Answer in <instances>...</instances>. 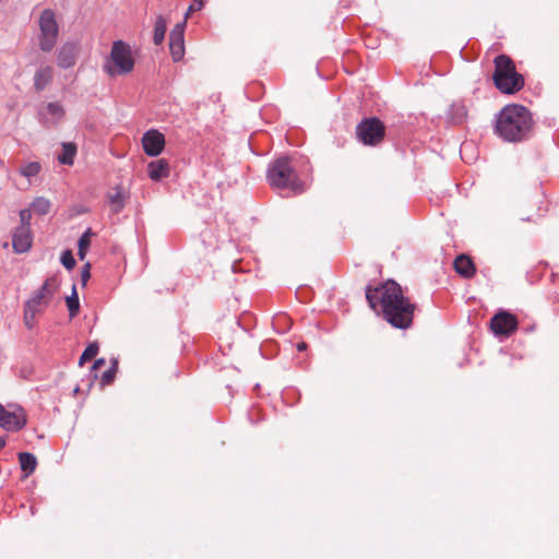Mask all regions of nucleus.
Masks as SVG:
<instances>
[{"label": "nucleus", "instance_id": "11", "mask_svg": "<svg viewBox=\"0 0 559 559\" xmlns=\"http://www.w3.org/2000/svg\"><path fill=\"white\" fill-rule=\"evenodd\" d=\"M63 106L58 102L48 103L39 112V121L45 128L57 126L64 117Z\"/></svg>", "mask_w": 559, "mask_h": 559}, {"label": "nucleus", "instance_id": "34", "mask_svg": "<svg viewBox=\"0 0 559 559\" xmlns=\"http://www.w3.org/2000/svg\"><path fill=\"white\" fill-rule=\"evenodd\" d=\"M204 5L203 0H193V2L189 5L186 16H188L192 12L200 11Z\"/></svg>", "mask_w": 559, "mask_h": 559}, {"label": "nucleus", "instance_id": "27", "mask_svg": "<svg viewBox=\"0 0 559 559\" xmlns=\"http://www.w3.org/2000/svg\"><path fill=\"white\" fill-rule=\"evenodd\" d=\"M66 302L70 318H74L80 311V299L75 285L72 286L71 295L66 298Z\"/></svg>", "mask_w": 559, "mask_h": 559}, {"label": "nucleus", "instance_id": "36", "mask_svg": "<svg viewBox=\"0 0 559 559\" xmlns=\"http://www.w3.org/2000/svg\"><path fill=\"white\" fill-rule=\"evenodd\" d=\"M307 348V344L301 342L297 345L298 352H304Z\"/></svg>", "mask_w": 559, "mask_h": 559}, {"label": "nucleus", "instance_id": "13", "mask_svg": "<svg viewBox=\"0 0 559 559\" xmlns=\"http://www.w3.org/2000/svg\"><path fill=\"white\" fill-rule=\"evenodd\" d=\"M185 22L177 23L169 34V49L175 62L180 61L185 55Z\"/></svg>", "mask_w": 559, "mask_h": 559}, {"label": "nucleus", "instance_id": "16", "mask_svg": "<svg viewBox=\"0 0 559 559\" xmlns=\"http://www.w3.org/2000/svg\"><path fill=\"white\" fill-rule=\"evenodd\" d=\"M170 174V166L167 159L159 158L152 160L147 165L148 178L153 181H160L167 178Z\"/></svg>", "mask_w": 559, "mask_h": 559}, {"label": "nucleus", "instance_id": "37", "mask_svg": "<svg viewBox=\"0 0 559 559\" xmlns=\"http://www.w3.org/2000/svg\"><path fill=\"white\" fill-rule=\"evenodd\" d=\"M5 445V439L0 436V450L3 449Z\"/></svg>", "mask_w": 559, "mask_h": 559}, {"label": "nucleus", "instance_id": "5", "mask_svg": "<svg viewBox=\"0 0 559 559\" xmlns=\"http://www.w3.org/2000/svg\"><path fill=\"white\" fill-rule=\"evenodd\" d=\"M39 36L38 46L44 52H50L58 40L59 26L56 14L51 9H45L38 20Z\"/></svg>", "mask_w": 559, "mask_h": 559}, {"label": "nucleus", "instance_id": "8", "mask_svg": "<svg viewBox=\"0 0 559 559\" xmlns=\"http://www.w3.org/2000/svg\"><path fill=\"white\" fill-rule=\"evenodd\" d=\"M490 329L497 336L508 337L518 329V320L512 313L501 310L490 319Z\"/></svg>", "mask_w": 559, "mask_h": 559}, {"label": "nucleus", "instance_id": "15", "mask_svg": "<svg viewBox=\"0 0 559 559\" xmlns=\"http://www.w3.org/2000/svg\"><path fill=\"white\" fill-rule=\"evenodd\" d=\"M78 46L74 43H66L57 53V63L62 69H69L76 62Z\"/></svg>", "mask_w": 559, "mask_h": 559}, {"label": "nucleus", "instance_id": "6", "mask_svg": "<svg viewBox=\"0 0 559 559\" xmlns=\"http://www.w3.org/2000/svg\"><path fill=\"white\" fill-rule=\"evenodd\" d=\"M59 287V281L57 276L48 277L44 284L34 293V295L25 302L24 307V322L26 326H31L28 323V316L34 318L40 310L43 304H48L49 299L57 292Z\"/></svg>", "mask_w": 559, "mask_h": 559}, {"label": "nucleus", "instance_id": "1", "mask_svg": "<svg viewBox=\"0 0 559 559\" xmlns=\"http://www.w3.org/2000/svg\"><path fill=\"white\" fill-rule=\"evenodd\" d=\"M366 299L372 310H381L383 318L393 328L406 330L412 325L416 305L404 296L401 285L395 281L389 280L376 287L368 285Z\"/></svg>", "mask_w": 559, "mask_h": 559}, {"label": "nucleus", "instance_id": "21", "mask_svg": "<svg viewBox=\"0 0 559 559\" xmlns=\"http://www.w3.org/2000/svg\"><path fill=\"white\" fill-rule=\"evenodd\" d=\"M52 81L51 67H41L35 72L34 87L37 92L44 91Z\"/></svg>", "mask_w": 559, "mask_h": 559}, {"label": "nucleus", "instance_id": "30", "mask_svg": "<svg viewBox=\"0 0 559 559\" xmlns=\"http://www.w3.org/2000/svg\"><path fill=\"white\" fill-rule=\"evenodd\" d=\"M117 372V362L115 361L110 368H108L100 378V384L103 386L108 385L115 379Z\"/></svg>", "mask_w": 559, "mask_h": 559}, {"label": "nucleus", "instance_id": "26", "mask_svg": "<svg viewBox=\"0 0 559 559\" xmlns=\"http://www.w3.org/2000/svg\"><path fill=\"white\" fill-rule=\"evenodd\" d=\"M93 231L91 228H87L82 236L79 238L78 241V255L80 260H83L85 258V254L91 246V238L93 236Z\"/></svg>", "mask_w": 559, "mask_h": 559}, {"label": "nucleus", "instance_id": "25", "mask_svg": "<svg viewBox=\"0 0 559 559\" xmlns=\"http://www.w3.org/2000/svg\"><path fill=\"white\" fill-rule=\"evenodd\" d=\"M31 210L37 215H46L51 210V202L45 197H37L31 203Z\"/></svg>", "mask_w": 559, "mask_h": 559}, {"label": "nucleus", "instance_id": "10", "mask_svg": "<svg viewBox=\"0 0 559 559\" xmlns=\"http://www.w3.org/2000/svg\"><path fill=\"white\" fill-rule=\"evenodd\" d=\"M142 146L146 155L158 156L165 147V136L158 130L151 129L143 134Z\"/></svg>", "mask_w": 559, "mask_h": 559}, {"label": "nucleus", "instance_id": "35", "mask_svg": "<svg viewBox=\"0 0 559 559\" xmlns=\"http://www.w3.org/2000/svg\"><path fill=\"white\" fill-rule=\"evenodd\" d=\"M105 365V359L104 358H100V359H97L94 361L93 366H92V369H91V373H93V378H97V374L94 373L100 366Z\"/></svg>", "mask_w": 559, "mask_h": 559}, {"label": "nucleus", "instance_id": "12", "mask_svg": "<svg viewBox=\"0 0 559 559\" xmlns=\"http://www.w3.org/2000/svg\"><path fill=\"white\" fill-rule=\"evenodd\" d=\"M495 86L504 94H514L524 86V78L518 72L492 76Z\"/></svg>", "mask_w": 559, "mask_h": 559}, {"label": "nucleus", "instance_id": "38", "mask_svg": "<svg viewBox=\"0 0 559 559\" xmlns=\"http://www.w3.org/2000/svg\"><path fill=\"white\" fill-rule=\"evenodd\" d=\"M34 319H35V317H34V318H32L31 316H28V323L31 324V326H27L28 329H32V328H33Z\"/></svg>", "mask_w": 559, "mask_h": 559}, {"label": "nucleus", "instance_id": "22", "mask_svg": "<svg viewBox=\"0 0 559 559\" xmlns=\"http://www.w3.org/2000/svg\"><path fill=\"white\" fill-rule=\"evenodd\" d=\"M62 152L58 155L57 159L62 165L71 166L74 163V157L76 155V145L72 142H62L61 143Z\"/></svg>", "mask_w": 559, "mask_h": 559}, {"label": "nucleus", "instance_id": "9", "mask_svg": "<svg viewBox=\"0 0 559 559\" xmlns=\"http://www.w3.org/2000/svg\"><path fill=\"white\" fill-rule=\"evenodd\" d=\"M26 425V416L22 407L8 411L0 403V427L7 431H19Z\"/></svg>", "mask_w": 559, "mask_h": 559}, {"label": "nucleus", "instance_id": "29", "mask_svg": "<svg viewBox=\"0 0 559 559\" xmlns=\"http://www.w3.org/2000/svg\"><path fill=\"white\" fill-rule=\"evenodd\" d=\"M97 353H98V345L96 343L90 344L82 353V355L79 359V365L82 366L84 364V361L94 358L97 355Z\"/></svg>", "mask_w": 559, "mask_h": 559}, {"label": "nucleus", "instance_id": "3", "mask_svg": "<svg viewBox=\"0 0 559 559\" xmlns=\"http://www.w3.org/2000/svg\"><path fill=\"white\" fill-rule=\"evenodd\" d=\"M266 179L274 189H286L295 194L305 191V185L296 171L294 160L287 155L281 156L269 164Z\"/></svg>", "mask_w": 559, "mask_h": 559}, {"label": "nucleus", "instance_id": "17", "mask_svg": "<svg viewBox=\"0 0 559 559\" xmlns=\"http://www.w3.org/2000/svg\"><path fill=\"white\" fill-rule=\"evenodd\" d=\"M110 212L114 215L119 214L126 206L127 195L120 186L114 188L112 192L107 194Z\"/></svg>", "mask_w": 559, "mask_h": 559}, {"label": "nucleus", "instance_id": "31", "mask_svg": "<svg viewBox=\"0 0 559 559\" xmlns=\"http://www.w3.org/2000/svg\"><path fill=\"white\" fill-rule=\"evenodd\" d=\"M32 210L23 209L19 212L20 225L17 227H24L31 229Z\"/></svg>", "mask_w": 559, "mask_h": 559}, {"label": "nucleus", "instance_id": "14", "mask_svg": "<svg viewBox=\"0 0 559 559\" xmlns=\"http://www.w3.org/2000/svg\"><path fill=\"white\" fill-rule=\"evenodd\" d=\"M33 243L32 229L16 227L12 234V248L15 253H26Z\"/></svg>", "mask_w": 559, "mask_h": 559}, {"label": "nucleus", "instance_id": "24", "mask_svg": "<svg viewBox=\"0 0 559 559\" xmlns=\"http://www.w3.org/2000/svg\"><path fill=\"white\" fill-rule=\"evenodd\" d=\"M166 19L163 15H158L154 24L153 41L155 45H160L165 39L166 34Z\"/></svg>", "mask_w": 559, "mask_h": 559}, {"label": "nucleus", "instance_id": "32", "mask_svg": "<svg viewBox=\"0 0 559 559\" xmlns=\"http://www.w3.org/2000/svg\"><path fill=\"white\" fill-rule=\"evenodd\" d=\"M60 262L67 270H72L76 263L71 250H64L62 252Z\"/></svg>", "mask_w": 559, "mask_h": 559}, {"label": "nucleus", "instance_id": "4", "mask_svg": "<svg viewBox=\"0 0 559 559\" xmlns=\"http://www.w3.org/2000/svg\"><path fill=\"white\" fill-rule=\"evenodd\" d=\"M134 69V59L130 45L118 39L112 43L109 59L104 63L103 70L109 76L126 75Z\"/></svg>", "mask_w": 559, "mask_h": 559}, {"label": "nucleus", "instance_id": "28", "mask_svg": "<svg viewBox=\"0 0 559 559\" xmlns=\"http://www.w3.org/2000/svg\"><path fill=\"white\" fill-rule=\"evenodd\" d=\"M40 169H41V166L39 163L29 162L20 169V173L22 176H24L26 178H32V177L37 176L39 174Z\"/></svg>", "mask_w": 559, "mask_h": 559}, {"label": "nucleus", "instance_id": "19", "mask_svg": "<svg viewBox=\"0 0 559 559\" xmlns=\"http://www.w3.org/2000/svg\"><path fill=\"white\" fill-rule=\"evenodd\" d=\"M453 264H454V270L456 271V273H459L461 276H463L465 278H471L476 272L474 262L472 261V259L469 257H467L465 254L459 255L454 260Z\"/></svg>", "mask_w": 559, "mask_h": 559}, {"label": "nucleus", "instance_id": "33", "mask_svg": "<svg viewBox=\"0 0 559 559\" xmlns=\"http://www.w3.org/2000/svg\"><path fill=\"white\" fill-rule=\"evenodd\" d=\"M91 264L90 263H86L82 269H81V282H82V285L85 286L87 281L90 280L91 277Z\"/></svg>", "mask_w": 559, "mask_h": 559}, {"label": "nucleus", "instance_id": "23", "mask_svg": "<svg viewBox=\"0 0 559 559\" xmlns=\"http://www.w3.org/2000/svg\"><path fill=\"white\" fill-rule=\"evenodd\" d=\"M19 461L21 469L24 472L25 476L31 475L37 466L36 456L29 452H21L19 454Z\"/></svg>", "mask_w": 559, "mask_h": 559}, {"label": "nucleus", "instance_id": "20", "mask_svg": "<svg viewBox=\"0 0 559 559\" xmlns=\"http://www.w3.org/2000/svg\"><path fill=\"white\" fill-rule=\"evenodd\" d=\"M516 72L512 59L507 55H499L495 58V72L492 76H502Z\"/></svg>", "mask_w": 559, "mask_h": 559}, {"label": "nucleus", "instance_id": "2", "mask_svg": "<svg viewBox=\"0 0 559 559\" xmlns=\"http://www.w3.org/2000/svg\"><path fill=\"white\" fill-rule=\"evenodd\" d=\"M534 121L531 111L523 105H506L495 118V133L506 142L526 141L532 132Z\"/></svg>", "mask_w": 559, "mask_h": 559}, {"label": "nucleus", "instance_id": "7", "mask_svg": "<svg viewBox=\"0 0 559 559\" xmlns=\"http://www.w3.org/2000/svg\"><path fill=\"white\" fill-rule=\"evenodd\" d=\"M356 138L366 146H377L385 135V126L377 117L364 118L356 126Z\"/></svg>", "mask_w": 559, "mask_h": 559}, {"label": "nucleus", "instance_id": "18", "mask_svg": "<svg viewBox=\"0 0 559 559\" xmlns=\"http://www.w3.org/2000/svg\"><path fill=\"white\" fill-rule=\"evenodd\" d=\"M447 117L453 124H462L467 118V107L463 100L454 102L448 112Z\"/></svg>", "mask_w": 559, "mask_h": 559}]
</instances>
